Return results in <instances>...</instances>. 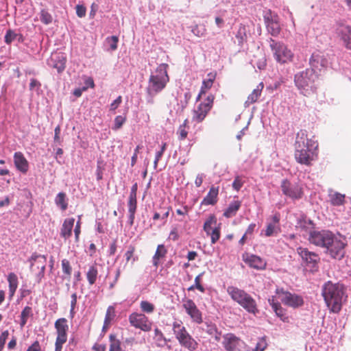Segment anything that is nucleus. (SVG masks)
<instances>
[{"label": "nucleus", "instance_id": "nucleus-19", "mask_svg": "<svg viewBox=\"0 0 351 351\" xmlns=\"http://www.w3.org/2000/svg\"><path fill=\"white\" fill-rule=\"evenodd\" d=\"M182 307L189 315L191 320L196 324H202L203 322L202 313L198 309L195 303L191 299L182 300Z\"/></svg>", "mask_w": 351, "mask_h": 351}, {"label": "nucleus", "instance_id": "nucleus-33", "mask_svg": "<svg viewBox=\"0 0 351 351\" xmlns=\"http://www.w3.org/2000/svg\"><path fill=\"white\" fill-rule=\"evenodd\" d=\"M241 206V202L239 200H235L231 202L228 207L223 213V216L226 218H230L236 215L237 211Z\"/></svg>", "mask_w": 351, "mask_h": 351}, {"label": "nucleus", "instance_id": "nucleus-15", "mask_svg": "<svg viewBox=\"0 0 351 351\" xmlns=\"http://www.w3.org/2000/svg\"><path fill=\"white\" fill-rule=\"evenodd\" d=\"M204 230L210 237L211 243H215L220 238V227L217 226V219L215 215H210L204 223Z\"/></svg>", "mask_w": 351, "mask_h": 351}, {"label": "nucleus", "instance_id": "nucleus-60", "mask_svg": "<svg viewBox=\"0 0 351 351\" xmlns=\"http://www.w3.org/2000/svg\"><path fill=\"white\" fill-rule=\"evenodd\" d=\"M9 332L8 330L3 331L0 335V346L4 347L6 339H8Z\"/></svg>", "mask_w": 351, "mask_h": 351}, {"label": "nucleus", "instance_id": "nucleus-9", "mask_svg": "<svg viewBox=\"0 0 351 351\" xmlns=\"http://www.w3.org/2000/svg\"><path fill=\"white\" fill-rule=\"evenodd\" d=\"M29 261L31 264V271L35 274L36 282L40 283L45 276L47 257L45 255L34 253Z\"/></svg>", "mask_w": 351, "mask_h": 351}, {"label": "nucleus", "instance_id": "nucleus-24", "mask_svg": "<svg viewBox=\"0 0 351 351\" xmlns=\"http://www.w3.org/2000/svg\"><path fill=\"white\" fill-rule=\"evenodd\" d=\"M297 252L304 261L312 266H315L320 260L318 254L310 252L307 248L300 247L297 248Z\"/></svg>", "mask_w": 351, "mask_h": 351}, {"label": "nucleus", "instance_id": "nucleus-38", "mask_svg": "<svg viewBox=\"0 0 351 351\" xmlns=\"http://www.w3.org/2000/svg\"><path fill=\"white\" fill-rule=\"evenodd\" d=\"M281 232L280 224H274L269 223L265 230V236L269 237L271 236H276Z\"/></svg>", "mask_w": 351, "mask_h": 351}, {"label": "nucleus", "instance_id": "nucleus-53", "mask_svg": "<svg viewBox=\"0 0 351 351\" xmlns=\"http://www.w3.org/2000/svg\"><path fill=\"white\" fill-rule=\"evenodd\" d=\"M267 346L265 337L260 338L256 343L255 348L252 351H264Z\"/></svg>", "mask_w": 351, "mask_h": 351}, {"label": "nucleus", "instance_id": "nucleus-22", "mask_svg": "<svg viewBox=\"0 0 351 351\" xmlns=\"http://www.w3.org/2000/svg\"><path fill=\"white\" fill-rule=\"evenodd\" d=\"M336 34L345 47L351 49V27L340 24L336 29Z\"/></svg>", "mask_w": 351, "mask_h": 351}, {"label": "nucleus", "instance_id": "nucleus-10", "mask_svg": "<svg viewBox=\"0 0 351 351\" xmlns=\"http://www.w3.org/2000/svg\"><path fill=\"white\" fill-rule=\"evenodd\" d=\"M222 344L226 351H250L247 345L232 333L223 336Z\"/></svg>", "mask_w": 351, "mask_h": 351}, {"label": "nucleus", "instance_id": "nucleus-20", "mask_svg": "<svg viewBox=\"0 0 351 351\" xmlns=\"http://www.w3.org/2000/svg\"><path fill=\"white\" fill-rule=\"evenodd\" d=\"M310 64L313 71L315 70L322 71L327 68L328 61L326 57L319 51L314 52L310 58Z\"/></svg>", "mask_w": 351, "mask_h": 351}, {"label": "nucleus", "instance_id": "nucleus-39", "mask_svg": "<svg viewBox=\"0 0 351 351\" xmlns=\"http://www.w3.org/2000/svg\"><path fill=\"white\" fill-rule=\"evenodd\" d=\"M98 276V270L96 265H93L89 267L86 272V278L89 285H93L95 283Z\"/></svg>", "mask_w": 351, "mask_h": 351}, {"label": "nucleus", "instance_id": "nucleus-25", "mask_svg": "<svg viewBox=\"0 0 351 351\" xmlns=\"http://www.w3.org/2000/svg\"><path fill=\"white\" fill-rule=\"evenodd\" d=\"M217 73L215 71L210 72L207 74V77L202 82L200 91L197 97V101L199 100L201 97L211 88L213 84L216 80Z\"/></svg>", "mask_w": 351, "mask_h": 351}, {"label": "nucleus", "instance_id": "nucleus-29", "mask_svg": "<svg viewBox=\"0 0 351 351\" xmlns=\"http://www.w3.org/2000/svg\"><path fill=\"white\" fill-rule=\"evenodd\" d=\"M128 212H129V221L130 224L132 226L134 223L135 213L137 208V199L136 196L129 195L128 202Z\"/></svg>", "mask_w": 351, "mask_h": 351}, {"label": "nucleus", "instance_id": "nucleus-62", "mask_svg": "<svg viewBox=\"0 0 351 351\" xmlns=\"http://www.w3.org/2000/svg\"><path fill=\"white\" fill-rule=\"evenodd\" d=\"M163 154H164V152H162V150H160L158 152H156L155 160L154 162V169L157 168L158 163L160 159L161 158V157L162 156Z\"/></svg>", "mask_w": 351, "mask_h": 351}, {"label": "nucleus", "instance_id": "nucleus-7", "mask_svg": "<svg viewBox=\"0 0 351 351\" xmlns=\"http://www.w3.org/2000/svg\"><path fill=\"white\" fill-rule=\"evenodd\" d=\"M269 43L274 58L278 62L285 64L293 60V53L283 43L270 38Z\"/></svg>", "mask_w": 351, "mask_h": 351}, {"label": "nucleus", "instance_id": "nucleus-26", "mask_svg": "<svg viewBox=\"0 0 351 351\" xmlns=\"http://www.w3.org/2000/svg\"><path fill=\"white\" fill-rule=\"evenodd\" d=\"M219 188V186H212L208 194L204 197L201 202L202 206L215 205L218 201Z\"/></svg>", "mask_w": 351, "mask_h": 351}, {"label": "nucleus", "instance_id": "nucleus-1", "mask_svg": "<svg viewBox=\"0 0 351 351\" xmlns=\"http://www.w3.org/2000/svg\"><path fill=\"white\" fill-rule=\"evenodd\" d=\"M317 147V142L308 138L305 130H300L296 134L295 143L294 156L296 161L302 165H311L316 157L313 149Z\"/></svg>", "mask_w": 351, "mask_h": 351}, {"label": "nucleus", "instance_id": "nucleus-42", "mask_svg": "<svg viewBox=\"0 0 351 351\" xmlns=\"http://www.w3.org/2000/svg\"><path fill=\"white\" fill-rule=\"evenodd\" d=\"M109 340H110L109 351H122L121 343L120 340L118 339L114 335H113V334L110 335Z\"/></svg>", "mask_w": 351, "mask_h": 351}, {"label": "nucleus", "instance_id": "nucleus-51", "mask_svg": "<svg viewBox=\"0 0 351 351\" xmlns=\"http://www.w3.org/2000/svg\"><path fill=\"white\" fill-rule=\"evenodd\" d=\"M125 121H126L125 116H121V115L117 116L114 118V126L112 127V130H117L120 129L123 126V125L124 124Z\"/></svg>", "mask_w": 351, "mask_h": 351}, {"label": "nucleus", "instance_id": "nucleus-50", "mask_svg": "<svg viewBox=\"0 0 351 351\" xmlns=\"http://www.w3.org/2000/svg\"><path fill=\"white\" fill-rule=\"evenodd\" d=\"M203 275V273L199 274L195 278V285L190 287L189 288V290H193L195 288L199 290L200 292L204 293L205 291V289L204 287L201 285V278Z\"/></svg>", "mask_w": 351, "mask_h": 351}, {"label": "nucleus", "instance_id": "nucleus-43", "mask_svg": "<svg viewBox=\"0 0 351 351\" xmlns=\"http://www.w3.org/2000/svg\"><path fill=\"white\" fill-rule=\"evenodd\" d=\"M32 307L27 306H25L21 313V322L20 326L23 328L27 323L28 318L32 316Z\"/></svg>", "mask_w": 351, "mask_h": 351}, {"label": "nucleus", "instance_id": "nucleus-57", "mask_svg": "<svg viewBox=\"0 0 351 351\" xmlns=\"http://www.w3.org/2000/svg\"><path fill=\"white\" fill-rule=\"evenodd\" d=\"M122 102V97L119 96L111 104L110 106V110L114 111L121 104Z\"/></svg>", "mask_w": 351, "mask_h": 351}, {"label": "nucleus", "instance_id": "nucleus-17", "mask_svg": "<svg viewBox=\"0 0 351 351\" xmlns=\"http://www.w3.org/2000/svg\"><path fill=\"white\" fill-rule=\"evenodd\" d=\"M264 21L269 33L273 36H278L281 32L278 16L269 10L264 15Z\"/></svg>", "mask_w": 351, "mask_h": 351}, {"label": "nucleus", "instance_id": "nucleus-6", "mask_svg": "<svg viewBox=\"0 0 351 351\" xmlns=\"http://www.w3.org/2000/svg\"><path fill=\"white\" fill-rule=\"evenodd\" d=\"M172 329L176 335V338L182 346L187 348L190 351H194L197 348V342L188 332L180 321L174 322L172 325Z\"/></svg>", "mask_w": 351, "mask_h": 351}, {"label": "nucleus", "instance_id": "nucleus-12", "mask_svg": "<svg viewBox=\"0 0 351 351\" xmlns=\"http://www.w3.org/2000/svg\"><path fill=\"white\" fill-rule=\"evenodd\" d=\"M130 324L135 328L143 332H149L152 328V322L142 313H132L128 317Z\"/></svg>", "mask_w": 351, "mask_h": 351}, {"label": "nucleus", "instance_id": "nucleus-41", "mask_svg": "<svg viewBox=\"0 0 351 351\" xmlns=\"http://www.w3.org/2000/svg\"><path fill=\"white\" fill-rule=\"evenodd\" d=\"M56 204L59 206L62 210H65L68 208L66 195L64 193H59L55 199Z\"/></svg>", "mask_w": 351, "mask_h": 351}, {"label": "nucleus", "instance_id": "nucleus-11", "mask_svg": "<svg viewBox=\"0 0 351 351\" xmlns=\"http://www.w3.org/2000/svg\"><path fill=\"white\" fill-rule=\"evenodd\" d=\"M215 96L209 95L201 102L193 112V120L197 123L202 122L213 106Z\"/></svg>", "mask_w": 351, "mask_h": 351}, {"label": "nucleus", "instance_id": "nucleus-34", "mask_svg": "<svg viewBox=\"0 0 351 351\" xmlns=\"http://www.w3.org/2000/svg\"><path fill=\"white\" fill-rule=\"evenodd\" d=\"M264 86L263 82L260 83L255 89L252 92V93L247 97V100L245 101V104L247 106H250L257 101L259 97L261 95L262 90Z\"/></svg>", "mask_w": 351, "mask_h": 351}, {"label": "nucleus", "instance_id": "nucleus-16", "mask_svg": "<svg viewBox=\"0 0 351 351\" xmlns=\"http://www.w3.org/2000/svg\"><path fill=\"white\" fill-rule=\"evenodd\" d=\"M276 293L280 297L282 302L287 306L297 308L304 304L303 299L301 296L285 291L283 289H277Z\"/></svg>", "mask_w": 351, "mask_h": 351}, {"label": "nucleus", "instance_id": "nucleus-3", "mask_svg": "<svg viewBox=\"0 0 351 351\" xmlns=\"http://www.w3.org/2000/svg\"><path fill=\"white\" fill-rule=\"evenodd\" d=\"M167 69V64H160L150 75L147 87V93L150 97L156 96L166 87L169 81Z\"/></svg>", "mask_w": 351, "mask_h": 351}, {"label": "nucleus", "instance_id": "nucleus-59", "mask_svg": "<svg viewBox=\"0 0 351 351\" xmlns=\"http://www.w3.org/2000/svg\"><path fill=\"white\" fill-rule=\"evenodd\" d=\"M169 239L173 241H177L179 239V234L178 232V229L176 228H173L169 234Z\"/></svg>", "mask_w": 351, "mask_h": 351}, {"label": "nucleus", "instance_id": "nucleus-44", "mask_svg": "<svg viewBox=\"0 0 351 351\" xmlns=\"http://www.w3.org/2000/svg\"><path fill=\"white\" fill-rule=\"evenodd\" d=\"M154 339L156 341V345L160 347L165 346L167 343V340H166L163 333L158 328H156L154 329Z\"/></svg>", "mask_w": 351, "mask_h": 351}, {"label": "nucleus", "instance_id": "nucleus-61", "mask_svg": "<svg viewBox=\"0 0 351 351\" xmlns=\"http://www.w3.org/2000/svg\"><path fill=\"white\" fill-rule=\"evenodd\" d=\"M81 232V226L80 220L77 222L75 227L74 228V233L75 237V241H77L79 240V237Z\"/></svg>", "mask_w": 351, "mask_h": 351}, {"label": "nucleus", "instance_id": "nucleus-21", "mask_svg": "<svg viewBox=\"0 0 351 351\" xmlns=\"http://www.w3.org/2000/svg\"><path fill=\"white\" fill-rule=\"evenodd\" d=\"M243 261L250 267L257 270H263L266 268V261L256 255L245 253L243 254Z\"/></svg>", "mask_w": 351, "mask_h": 351}, {"label": "nucleus", "instance_id": "nucleus-13", "mask_svg": "<svg viewBox=\"0 0 351 351\" xmlns=\"http://www.w3.org/2000/svg\"><path fill=\"white\" fill-rule=\"evenodd\" d=\"M334 234L328 230L311 231L308 241L311 243L320 247L326 248L332 241Z\"/></svg>", "mask_w": 351, "mask_h": 351}, {"label": "nucleus", "instance_id": "nucleus-55", "mask_svg": "<svg viewBox=\"0 0 351 351\" xmlns=\"http://www.w3.org/2000/svg\"><path fill=\"white\" fill-rule=\"evenodd\" d=\"M243 183L239 176H237L232 183V187L237 191H239L242 187Z\"/></svg>", "mask_w": 351, "mask_h": 351}, {"label": "nucleus", "instance_id": "nucleus-31", "mask_svg": "<svg viewBox=\"0 0 351 351\" xmlns=\"http://www.w3.org/2000/svg\"><path fill=\"white\" fill-rule=\"evenodd\" d=\"M167 250L163 244L158 245L153 256V265L156 268L160 264V260L165 257Z\"/></svg>", "mask_w": 351, "mask_h": 351}, {"label": "nucleus", "instance_id": "nucleus-18", "mask_svg": "<svg viewBox=\"0 0 351 351\" xmlns=\"http://www.w3.org/2000/svg\"><path fill=\"white\" fill-rule=\"evenodd\" d=\"M345 246L346 243L333 235L332 241L326 248V253H328L333 258L341 259L345 254Z\"/></svg>", "mask_w": 351, "mask_h": 351}, {"label": "nucleus", "instance_id": "nucleus-14", "mask_svg": "<svg viewBox=\"0 0 351 351\" xmlns=\"http://www.w3.org/2000/svg\"><path fill=\"white\" fill-rule=\"evenodd\" d=\"M280 187L282 193L293 200L300 199L304 195L303 189L300 184H292L287 179L282 181Z\"/></svg>", "mask_w": 351, "mask_h": 351}, {"label": "nucleus", "instance_id": "nucleus-4", "mask_svg": "<svg viewBox=\"0 0 351 351\" xmlns=\"http://www.w3.org/2000/svg\"><path fill=\"white\" fill-rule=\"evenodd\" d=\"M227 292L235 302L249 313L256 315L259 313L256 300L244 290L230 286L227 288Z\"/></svg>", "mask_w": 351, "mask_h": 351}, {"label": "nucleus", "instance_id": "nucleus-35", "mask_svg": "<svg viewBox=\"0 0 351 351\" xmlns=\"http://www.w3.org/2000/svg\"><path fill=\"white\" fill-rule=\"evenodd\" d=\"M8 282L9 284L10 297L11 298L14 295L18 287L19 281L17 276L13 272L10 273L8 276Z\"/></svg>", "mask_w": 351, "mask_h": 351}, {"label": "nucleus", "instance_id": "nucleus-28", "mask_svg": "<svg viewBox=\"0 0 351 351\" xmlns=\"http://www.w3.org/2000/svg\"><path fill=\"white\" fill-rule=\"evenodd\" d=\"M75 219L73 217L65 219L60 229V236L64 239L71 237Z\"/></svg>", "mask_w": 351, "mask_h": 351}, {"label": "nucleus", "instance_id": "nucleus-27", "mask_svg": "<svg viewBox=\"0 0 351 351\" xmlns=\"http://www.w3.org/2000/svg\"><path fill=\"white\" fill-rule=\"evenodd\" d=\"M14 162L16 169L22 173H26L28 171L29 165L23 154L20 152H16L14 155Z\"/></svg>", "mask_w": 351, "mask_h": 351}, {"label": "nucleus", "instance_id": "nucleus-23", "mask_svg": "<svg viewBox=\"0 0 351 351\" xmlns=\"http://www.w3.org/2000/svg\"><path fill=\"white\" fill-rule=\"evenodd\" d=\"M198 330L201 332L200 336L202 337H205L203 335L206 333L210 337H213L217 341L220 340L221 332L218 331L216 325L212 322H204L202 326L198 328Z\"/></svg>", "mask_w": 351, "mask_h": 351}, {"label": "nucleus", "instance_id": "nucleus-32", "mask_svg": "<svg viewBox=\"0 0 351 351\" xmlns=\"http://www.w3.org/2000/svg\"><path fill=\"white\" fill-rule=\"evenodd\" d=\"M269 304L271 306L274 311L276 313V315L279 317L282 321H285L287 317L285 316L284 313V309L281 306L280 304L276 302V298L272 296L271 298L268 300Z\"/></svg>", "mask_w": 351, "mask_h": 351}, {"label": "nucleus", "instance_id": "nucleus-2", "mask_svg": "<svg viewBox=\"0 0 351 351\" xmlns=\"http://www.w3.org/2000/svg\"><path fill=\"white\" fill-rule=\"evenodd\" d=\"M344 293V287L340 283L328 281L322 287V296L324 301L330 311L335 313H339L341 309Z\"/></svg>", "mask_w": 351, "mask_h": 351}, {"label": "nucleus", "instance_id": "nucleus-36", "mask_svg": "<svg viewBox=\"0 0 351 351\" xmlns=\"http://www.w3.org/2000/svg\"><path fill=\"white\" fill-rule=\"evenodd\" d=\"M189 130V120L188 119H186L183 123L180 125L176 132L179 141H184L187 138Z\"/></svg>", "mask_w": 351, "mask_h": 351}, {"label": "nucleus", "instance_id": "nucleus-47", "mask_svg": "<svg viewBox=\"0 0 351 351\" xmlns=\"http://www.w3.org/2000/svg\"><path fill=\"white\" fill-rule=\"evenodd\" d=\"M136 248L134 245H130L128 247V250L125 252L124 256L126 260V263L129 261H132V263L133 264L136 261V258L134 257V254L135 252Z\"/></svg>", "mask_w": 351, "mask_h": 351}, {"label": "nucleus", "instance_id": "nucleus-63", "mask_svg": "<svg viewBox=\"0 0 351 351\" xmlns=\"http://www.w3.org/2000/svg\"><path fill=\"white\" fill-rule=\"evenodd\" d=\"M40 83L36 79L34 78H32L30 80V83H29V90H33L35 87H40Z\"/></svg>", "mask_w": 351, "mask_h": 351}, {"label": "nucleus", "instance_id": "nucleus-37", "mask_svg": "<svg viewBox=\"0 0 351 351\" xmlns=\"http://www.w3.org/2000/svg\"><path fill=\"white\" fill-rule=\"evenodd\" d=\"M115 316H116V314H115V309H114V306H109L107 308L106 315H105V319H104V326H103L104 331L109 328V326L111 324V322L114 319Z\"/></svg>", "mask_w": 351, "mask_h": 351}, {"label": "nucleus", "instance_id": "nucleus-52", "mask_svg": "<svg viewBox=\"0 0 351 351\" xmlns=\"http://www.w3.org/2000/svg\"><path fill=\"white\" fill-rule=\"evenodd\" d=\"M19 34H16L12 29H8L5 36V42L6 44L10 45L12 41L17 38Z\"/></svg>", "mask_w": 351, "mask_h": 351}, {"label": "nucleus", "instance_id": "nucleus-5", "mask_svg": "<svg viewBox=\"0 0 351 351\" xmlns=\"http://www.w3.org/2000/svg\"><path fill=\"white\" fill-rule=\"evenodd\" d=\"M315 78V71L306 69L295 75L294 82L300 93L307 97L316 92Z\"/></svg>", "mask_w": 351, "mask_h": 351}, {"label": "nucleus", "instance_id": "nucleus-40", "mask_svg": "<svg viewBox=\"0 0 351 351\" xmlns=\"http://www.w3.org/2000/svg\"><path fill=\"white\" fill-rule=\"evenodd\" d=\"M345 195L335 192L330 195V202L332 206H338L343 205L345 203Z\"/></svg>", "mask_w": 351, "mask_h": 351}, {"label": "nucleus", "instance_id": "nucleus-48", "mask_svg": "<svg viewBox=\"0 0 351 351\" xmlns=\"http://www.w3.org/2000/svg\"><path fill=\"white\" fill-rule=\"evenodd\" d=\"M40 20L45 25L52 23L53 17L49 12L45 10H42L40 13Z\"/></svg>", "mask_w": 351, "mask_h": 351}, {"label": "nucleus", "instance_id": "nucleus-49", "mask_svg": "<svg viewBox=\"0 0 351 351\" xmlns=\"http://www.w3.org/2000/svg\"><path fill=\"white\" fill-rule=\"evenodd\" d=\"M61 265L63 273L66 276V278H70L72 272L70 262L67 259H63L62 260Z\"/></svg>", "mask_w": 351, "mask_h": 351}, {"label": "nucleus", "instance_id": "nucleus-46", "mask_svg": "<svg viewBox=\"0 0 351 351\" xmlns=\"http://www.w3.org/2000/svg\"><path fill=\"white\" fill-rule=\"evenodd\" d=\"M140 308L143 313L148 314L152 313L155 310V306L147 300L141 302Z\"/></svg>", "mask_w": 351, "mask_h": 351}, {"label": "nucleus", "instance_id": "nucleus-56", "mask_svg": "<svg viewBox=\"0 0 351 351\" xmlns=\"http://www.w3.org/2000/svg\"><path fill=\"white\" fill-rule=\"evenodd\" d=\"M109 42H110V48L112 50L114 51L117 49V43L119 41V38L117 36H112L110 38H108Z\"/></svg>", "mask_w": 351, "mask_h": 351}, {"label": "nucleus", "instance_id": "nucleus-45", "mask_svg": "<svg viewBox=\"0 0 351 351\" xmlns=\"http://www.w3.org/2000/svg\"><path fill=\"white\" fill-rule=\"evenodd\" d=\"M246 28L243 24H240L236 34V38L238 40L239 45H242L246 40Z\"/></svg>", "mask_w": 351, "mask_h": 351}, {"label": "nucleus", "instance_id": "nucleus-64", "mask_svg": "<svg viewBox=\"0 0 351 351\" xmlns=\"http://www.w3.org/2000/svg\"><path fill=\"white\" fill-rule=\"evenodd\" d=\"M93 350L95 351H106V346L103 344L95 343L93 346Z\"/></svg>", "mask_w": 351, "mask_h": 351}, {"label": "nucleus", "instance_id": "nucleus-54", "mask_svg": "<svg viewBox=\"0 0 351 351\" xmlns=\"http://www.w3.org/2000/svg\"><path fill=\"white\" fill-rule=\"evenodd\" d=\"M76 14L78 17L82 18L85 16L86 12V8L83 5H76Z\"/></svg>", "mask_w": 351, "mask_h": 351}, {"label": "nucleus", "instance_id": "nucleus-8", "mask_svg": "<svg viewBox=\"0 0 351 351\" xmlns=\"http://www.w3.org/2000/svg\"><path fill=\"white\" fill-rule=\"evenodd\" d=\"M57 337L55 342V351H62L63 345L66 342L68 337V320L62 317L58 319L54 323Z\"/></svg>", "mask_w": 351, "mask_h": 351}, {"label": "nucleus", "instance_id": "nucleus-30", "mask_svg": "<svg viewBox=\"0 0 351 351\" xmlns=\"http://www.w3.org/2000/svg\"><path fill=\"white\" fill-rule=\"evenodd\" d=\"M51 61L53 62V67L56 69L58 73H61L64 70L66 60L63 55L56 54L52 56Z\"/></svg>", "mask_w": 351, "mask_h": 351}, {"label": "nucleus", "instance_id": "nucleus-58", "mask_svg": "<svg viewBox=\"0 0 351 351\" xmlns=\"http://www.w3.org/2000/svg\"><path fill=\"white\" fill-rule=\"evenodd\" d=\"M27 351H41V347L38 341H34L27 350Z\"/></svg>", "mask_w": 351, "mask_h": 351}]
</instances>
